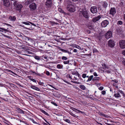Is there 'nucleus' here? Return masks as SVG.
<instances>
[{
	"instance_id": "obj_1",
	"label": "nucleus",
	"mask_w": 125,
	"mask_h": 125,
	"mask_svg": "<svg viewBox=\"0 0 125 125\" xmlns=\"http://www.w3.org/2000/svg\"><path fill=\"white\" fill-rule=\"evenodd\" d=\"M3 4L5 8H6L7 10H10L12 9V6L10 5L9 0H2Z\"/></svg>"
},
{
	"instance_id": "obj_2",
	"label": "nucleus",
	"mask_w": 125,
	"mask_h": 125,
	"mask_svg": "<svg viewBox=\"0 0 125 125\" xmlns=\"http://www.w3.org/2000/svg\"><path fill=\"white\" fill-rule=\"evenodd\" d=\"M74 8V6L71 2H70L68 3L67 6L68 10L71 12H73L75 10Z\"/></svg>"
},
{
	"instance_id": "obj_3",
	"label": "nucleus",
	"mask_w": 125,
	"mask_h": 125,
	"mask_svg": "<svg viewBox=\"0 0 125 125\" xmlns=\"http://www.w3.org/2000/svg\"><path fill=\"white\" fill-rule=\"evenodd\" d=\"M79 14H82L85 18H88V13L85 10H82L79 12Z\"/></svg>"
},
{
	"instance_id": "obj_4",
	"label": "nucleus",
	"mask_w": 125,
	"mask_h": 125,
	"mask_svg": "<svg viewBox=\"0 0 125 125\" xmlns=\"http://www.w3.org/2000/svg\"><path fill=\"white\" fill-rule=\"evenodd\" d=\"M29 8L31 11H34L36 9V5L35 3H32L30 5Z\"/></svg>"
},
{
	"instance_id": "obj_5",
	"label": "nucleus",
	"mask_w": 125,
	"mask_h": 125,
	"mask_svg": "<svg viewBox=\"0 0 125 125\" xmlns=\"http://www.w3.org/2000/svg\"><path fill=\"white\" fill-rule=\"evenodd\" d=\"M120 47L121 48H125V40H122L119 41V43Z\"/></svg>"
},
{
	"instance_id": "obj_6",
	"label": "nucleus",
	"mask_w": 125,
	"mask_h": 125,
	"mask_svg": "<svg viewBox=\"0 0 125 125\" xmlns=\"http://www.w3.org/2000/svg\"><path fill=\"white\" fill-rule=\"evenodd\" d=\"M107 44L109 46L112 48L115 45L114 41L111 39L108 41Z\"/></svg>"
},
{
	"instance_id": "obj_7",
	"label": "nucleus",
	"mask_w": 125,
	"mask_h": 125,
	"mask_svg": "<svg viewBox=\"0 0 125 125\" xmlns=\"http://www.w3.org/2000/svg\"><path fill=\"white\" fill-rule=\"evenodd\" d=\"M112 32L111 31H108L105 34V37L107 39H108L112 37Z\"/></svg>"
},
{
	"instance_id": "obj_8",
	"label": "nucleus",
	"mask_w": 125,
	"mask_h": 125,
	"mask_svg": "<svg viewBox=\"0 0 125 125\" xmlns=\"http://www.w3.org/2000/svg\"><path fill=\"white\" fill-rule=\"evenodd\" d=\"M52 4L51 0H47L45 2V5L46 7L48 8H50Z\"/></svg>"
},
{
	"instance_id": "obj_9",
	"label": "nucleus",
	"mask_w": 125,
	"mask_h": 125,
	"mask_svg": "<svg viewBox=\"0 0 125 125\" xmlns=\"http://www.w3.org/2000/svg\"><path fill=\"white\" fill-rule=\"evenodd\" d=\"M91 11L93 13H95L97 12V8L95 6L92 7L90 9Z\"/></svg>"
},
{
	"instance_id": "obj_10",
	"label": "nucleus",
	"mask_w": 125,
	"mask_h": 125,
	"mask_svg": "<svg viewBox=\"0 0 125 125\" xmlns=\"http://www.w3.org/2000/svg\"><path fill=\"white\" fill-rule=\"evenodd\" d=\"M116 13V11L114 7L111 8L110 11V14L112 15H114Z\"/></svg>"
},
{
	"instance_id": "obj_11",
	"label": "nucleus",
	"mask_w": 125,
	"mask_h": 125,
	"mask_svg": "<svg viewBox=\"0 0 125 125\" xmlns=\"http://www.w3.org/2000/svg\"><path fill=\"white\" fill-rule=\"evenodd\" d=\"M109 24L108 21L107 20H105L102 22V27H106Z\"/></svg>"
},
{
	"instance_id": "obj_12",
	"label": "nucleus",
	"mask_w": 125,
	"mask_h": 125,
	"mask_svg": "<svg viewBox=\"0 0 125 125\" xmlns=\"http://www.w3.org/2000/svg\"><path fill=\"white\" fill-rule=\"evenodd\" d=\"M101 17L100 16H98L95 18H93L92 21L94 22H95L99 20Z\"/></svg>"
},
{
	"instance_id": "obj_13",
	"label": "nucleus",
	"mask_w": 125,
	"mask_h": 125,
	"mask_svg": "<svg viewBox=\"0 0 125 125\" xmlns=\"http://www.w3.org/2000/svg\"><path fill=\"white\" fill-rule=\"evenodd\" d=\"M22 7L23 6L21 4H18L16 8L19 11V12H20Z\"/></svg>"
},
{
	"instance_id": "obj_14",
	"label": "nucleus",
	"mask_w": 125,
	"mask_h": 125,
	"mask_svg": "<svg viewBox=\"0 0 125 125\" xmlns=\"http://www.w3.org/2000/svg\"><path fill=\"white\" fill-rule=\"evenodd\" d=\"M59 49L60 50L62 51L63 52L65 53H67L69 54H72V53L71 52L68 51L67 50L63 49H62L61 48H59Z\"/></svg>"
},
{
	"instance_id": "obj_15",
	"label": "nucleus",
	"mask_w": 125,
	"mask_h": 125,
	"mask_svg": "<svg viewBox=\"0 0 125 125\" xmlns=\"http://www.w3.org/2000/svg\"><path fill=\"white\" fill-rule=\"evenodd\" d=\"M16 18L15 16H10L9 17V19L11 21H14L15 20Z\"/></svg>"
},
{
	"instance_id": "obj_16",
	"label": "nucleus",
	"mask_w": 125,
	"mask_h": 125,
	"mask_svg": "<svg viewBox=\"0 0 125 125\" xmlns=\"http://www.w3.org/2000/svg\"><path fill=\"white\" fill-rule=\"evenodd\" d=\"M31 88L36 91H40V90L39 88L33 85H31Z\"/></svg>"
},
{
	"instance_id": "obj_17",
	"label": "nucleus",
	"mask_w": 125,
	"mask_h": 125,
	"mask_svg": "<svg viewBox=\"0 0 125 125\" xmlns=\"http://www.w3.org/2000/svg\"><path fill=\"white\" fill-rule=\"evenodd\" d=\"M114 95L115 97L117 98L121 97V95L118 92H117Z\"/></svg>"
},
{
	"instance_id": "obj_18",
	"label": "nucleus",
	"mask_w": 125,
	"mask_h": 125,
	"mask_svg": "<svg viewBox=\"0 0 125 125\" xmlns=\"http://www.w3.org/2000/svg\"><path fill=\"white\" fill-rule=\"evenodd\" d=\"M94 77L93 75H91L89 76V78L86 81L87 82H88L91 81V80H92L93 81V77Z\"/></svg>"
},
{
	"instance_id": "obj_19",
	"label": "nucleus",
	"mask_w": 125,
	"mask_h": 125,
	"mask_svg": "<svg viewBox=\"0 0 125 125\" xmlns=\"http://www.w3.org/2000/svg\"><path fill=\"white\" fill-rule=\"evenodd\" d=\"M17 112L18 113H23V114H24V112L20 108H17Z\"/></svg>"
},
{
	"instance_id": "obj_20",
	"label": "nucleus",
	"mask_w": 125,
	"mask_h": 125,
	"mask_svg": "<svg viewBox=\"0 0 125 125\" xmlns=\"http://www.w3.org/2000/svg\"><path fill=\"white\" fill-rule=\"evenodd\" d=\"M103 6L104 8H105L107 7L108 5L107 3L105 1H104L103 2Z\"/></svg>"
},
{
	"instance_id": "obj_21",
	"label": "nucleus",
	"mask_w": 125,
	"mask_h": 125,
	"mask_svg": "<svg viewBox=\"0 0 125 125\" xmlns=\"http://www.w3.org/2000/svg\"><path fill=\"white\" fill-rule=\"evenodd\" d=\"M32 2L31 0H27L25 2V4L26 5H28L31 3H32Z\"/></svg>"
},
{
	"instance_id": "obj_22",
	"label": "nucleus",
	"mask_w": 125,
	"mask_h": 125,
	"mask_svg": "<svg viewBox=\"0 0 125 125\" xmlns=\"http://www.w3.org/2000/svg\"><path fill=\"white\" fill-rule=\"evenodd\" d=\"M102 68H103V69H108V67L106 65V64L104 63L103 64H102Z\"/></svg>"
},
{
	"instance_id": "obj_23",
	"label": "nucleus",
	"mask_w": 125,
	"mask_h": 125,
	"mask_svg": "<svg viewBox=\"0 0 125 125\" xmlns=\"http://www.w3.org/2000/svg\"><path fill=\"white\" fill-rule=\"evenodd\" d=\"M32 73L34 74H35L36 75H38L39 76H41V74H39L38 73H36V72H35L34 71H30Z\"/></svg>"
},
{
	"instance_id": "obj_24",
	"label": "nucleus",
	"mask_w": 125,
	"mask_h": 125,
	"mask_svg": "<svg viewBox=\"0 0 125 125\" xmlns=\"http://www.w3.org/2000/svg\"><path fill=\"white\" fill-rule=\"evenodd\" d=\"M4 70L6 71H7L8 72H10V73H12L14 74L15 75H16V73H14V72H13L12 71H11V70H10L7 69H5Z\"/></svg>"
},
{
	"instance_id": "obj_25",
	"label": "nucleus",
	"mask_w": 125,
	"mask_h": 125,
	"mask_svg": "<svg viewBox=\"0 0 125 125\" xmlns=\"http://www.w3.org/2000/svg\"><path fill=\"white\" fill-rule=\"evenodd\" d=\"M63 66L62 65L60 64H58L57 65V67L60 69H62Z\"/></svg>"
},
{
	"instance_id": "obj_26",
	"label": "nucleus",
	"mask_w": 125,
	"mask_h": 125,
	"mask_svg": "<svg viewBox=\"0 0 125 125\" xmlns=\"http://www.w3.org/2000/svg\"><path fill=\"white\" fill-rule=\"evenodd\" d=\"M63 120L66 122L68 123H69L70 124L71 123L70 121L68 119H66L64 117H63Z\"/></svg>"
},
{
	"instance_id": "obj_27",
	"label": "nucleus",
	"mask_w": 125,
	"mask_h": 125,
	"mask_svg": "<svg viewBox=\"0 0 125 125\" xmlns=\"http://www.w3.org/2000/svg\"><path fill=\"white\" fill-rule=\"evenodd\" d=\"M40 111L41 112L44 113V114L47 115H49V114L46 112L44 110H41Z\"/></svg>"
},
{
	"instance_id": "obj_28",
	"label": "nucleus",
	"mask_w": 125,
	"mask_h": 125,
	"mask_svg": "<svg viewBox=\"0 0 125 125\" xmlns=\"http://www.w3.org/2000/svg\"><path fill=\"white\" fill-rule=\"evenodd\" d=\"M80 88L83 90H85V87L83 85H80Z\"/></svg>"
},
{
	"instance_id": "obj_29",
	"label": "nucleus",
	"mask_w": 125,
	"mask_h": 125,
	"mask_svg": "<svg viewBox=\"0 0 125 125\" xmlns=\"http://www.w3.org/2000/svg\"><path fill=\"white\" fill-rule=\"evenodd\" d=\"M102 118H103V119H104L105 118H107L108 117V116L107 115H105L104 114H102Z\"/></svg>"
},
{
	"instance_id": "obj_30",
	"label": "nucleus",
	"mask_w": 125,
	"mask_h": 125,
	"mask_svg": "<svg viewBox=\"0 0 125 125\" xmlns=\"http://www.w3.org/2000/svg\"><path fill=\"white\" fill-rule=\"evenodd\" d=\"M21 48L24 49L25 50H27V46H21Z\"/></svg>"
},
{
	"instance_id": "obj_31",
	"label": "nucleus",
	"mask_w": 125,
	"mask_h": 125,
	"mask_svg": "<svg viewBox=\"0 0 125 125\" xmlns=\"http://www.w3.org/2000/svg\"><path fill=\"white\" fill-rule=\"evenodd\" d=\"M99 80V77H93V81L94 82L95 81L98 80Z\"/></svg>"
},
{
	"instance_id": "obj_32",
	"label": "nucleus",
	"mask_w": 125,
	"mask_h": 125,
	"mask_svg": "<svg viewBox=\"0 0 125 125\" xmlns=\"http://www.w3.org/2000/svg\"><path fill=\"white\" fill-rule=\"evenodd\" d=\"M62 60H66L68 59V58L65 56H63L62 57Z\"/></svg>"
},
{
	"instance_id": "obj_33",
	"label": "nucleus",
	"mask_w": 125,
	"mask_h": 125,
	"mask_svg": "<svg viewBox=\"0 0 125 125\" xmlns=\"http://www.w3.org/2000/svg\"><path fill=\"white\" fill-rule=\"evenodd\" d=\"M69 113L72 116L76 118V117L77 116L75 114H74L71 112H69Z\"/></svg>"
},
{
	"instance_id": "obj_34",
	"label": "nucleus",
	"mask_w": 125,
	"mask_h": 125,
	"mask_svg": "<svg viewBox=\"0 0 125 125\" xmlns=\"http://www.w3.org/2000/svg\"><path fill=\"white\" fill-rule=\"evenodd\" d=\"M35 59L38 60H39L40 59V58L39 56H35L34 57Z\"/></svg>"
},
{
	"instance_id": "obj_35",
	"label": "nucleus",
	"mask_w": 125,
	"mask_h": 125,
	"mask_svg": "<svg viewBox=\"0 0 125 125\" xmlns=\"http://www.w3.org/2000/svg\"><path fill=\"white\" fill-rule=\"evenodd\" d=\"M70 61L69 60H68L66 61H64L63 62V63L65 64H69V63Z\"/></svg>"
},
{
	"instance_id": "obj_36",
	"label": "nucleus",
	"mask_w": 125,
	"mask_h": 125,
	"mask_svg": "<svg viewBox=\"0 0 125 125\" xmlns=\"http://www.w3.org/2000/svg\"><path fill=\"white\" fill-rule=\"evenodd\" d=\"M0 29L3 30L4 31H7V32H9V30H8L7 29H5L3 28H0Z\"/></svg>"
},
{
	"instance_id": "obj_37",
	"label": "nucleus",
	"mask_w": 125,
	"mask_h": 125,
	"mask_svg": "<svg viewBox=\"0 0 125 125\" xmlns=\"http://www.w3.org/2000/svg\"><path fill=\"white\" fill-rule=\"evenodd\" d=\"M59 11L61 13H64V12L63 11V10H62L61 8H58Z\"/></svg>"
},
{
	"instance_id": "obj_38",
	"label": "nucleus",
	"mask_w": 125,
	"mask_h": 125,
	"mask_svg": "<svg viewBox=\"0 0 125 125\" xmlns=\"http://www.w3.org/2000/svg\"><path fill=\"white\" fill-rule=\"evenodd\" d=\"M98 52V51L95 48H94L93 50V53Z\"/></svg>"
},
{
	"instance_id": "obj_39",
	"label": "nucleus",
	"mask_w": 125,
	"mask_h": 125,
	"mask_svg": "<svg viewBox=\"0 0 125 125\" xmlns=\"http://www.w3.org/2000/svg\"><path fill=\"white\" fill-rule=\"evenodd\" d=\"M123 23L122 21H118L117 24H118L121 25Z\"/></svg>"
},
{
	"instance_id": "obj_40",
	"label": "nucleus",
	"mask_w": 125,
	"mask_h": 125,
	"mask_svg": "<svg viewBox=\"0 0 125 125\" xmlns=\"http://www.w3.org/2000/svg\"><path fill=\"white\" fill-rule=\"evenodd\" d=\"M71 108L72 109L73 111H75V112H76L77 111L78 109H77L73 107H71Z\"/></svg>"
},
{
	"instance_id": "obj_41",
	"label": "nucleus",
	"mask_w": 125,
	"mask_h": 125,
	"mask_svg": "<svg viewBox=\"0 0 125 125\" xmlns=\"http://www.w3.org/2000/svg\"><path fill=\"white\" fill-rule=\"evenodd\" d=\"M87 74L86 73H83L82 75V77L83 78H85Z\"/></svg>"
},
{
	"instance_id": "obj_42",
	"label": "nucleus",
	"mask_w": 125,
	"mask_h": 125,
	"mask_svg": "<svg viewBox=\"0 0 125 125\" xmlns=\"http://www.w3.org/2000/svg\"><path fill=\"white\" fill-rule=\"evenodd\" d=\"M42 57L44 59H46V60H48L47 59V56H46V55L44 56V55H42Z\"/></svg>"
},
{
	"instance_id": "obj_43",
	"label": "nucleus",
	"mask_w": 125,
	"mask_h": 125,
	"mask_svg": "<svg viewBox=\"0 0 125 125\" xmlns=\"http://www.w3.org/2000/svg\"><path fill=\"white\" fill-rule=\"evenodd\" d=\"M37 82L38 83V84L39 85H43L44 84V83H43L42 82H38V81Z\"/></svg>"
},
{
	"instance_id": "obj_44",
	"label": "nucleus",
	"mask_w": 125,
	"mask_h": 125,
	"mask_svg": "<svg viewBox=\"0 0 125 125\" xmlns=\"http://www.w3.org/2000/svg\"><path fill=\"white\" fill-rule=\"evenodd\" d=\"M118 91H119L120 92L121 94H122L123 96L124 95V94L122 90H118Z\"/></svg>"
},
{
	"instance_id": "obj_45",
	"label": "nucleus",
	"mask_w": 125,
	"mask_h": 125,
	"mask_svg": "<svg viewBox=\"0 0 125 125\" xmlns=\"http://www.w3.org/2000/svg\"><path fill=\"white\" fill-rule=\"evenodd\" d=\"M22 23L23 24H24L26 25H30V24H29V23L28 22H22Z\"/></svg>"
},
{
	"instance_id": "obj_46",
	"label": "nucleus",
	"mask_w": 125,
	"mask_h": 125,
	"mask_svg": "<svg viewBox=\"0 0 125 125\" xmlns=\"http://www.w3.org/2000/svg\"><path fill=\"white\" fill-rule=\"evenodd\" d=\"M51 103L52 104L54 105L55 106H57L58 105L57 104L53 102H51Z\"/></svg>"
},
{
	"instance_id": "obj_47",
	"label": "nucleus",
	"mask_w": 125,
	"mask_h": 125,
	"mask_svg": "<svg viewBox=\"0 0 125 125\" xmlns=\"http://www.w3.org/2000/svg\"><path fill=\"white\" fill-rule=\"evenodd\" d=\"M77 73H78V72H77V71H76V72H73L72 73V74L74 75H75L77 76Z\"/></svg>"
},
{
	"instance_id": "obj_48",
	"label": "nucleus",
	"mask_w": 125,
	"mask_h": 125,
	"mask_svg": "<svg viewBox=\"0 0 125 125\" xmlns=\"http://www.w3.org/2000/svg\"><path fill=\"white\" fill-rule=\"evenodd\" d=\"M45 73L47 75L49 76L50 75V73L49 71H46Z\"/></svg>"
},
{
	"instance_id": "obj_49",
	"label": "nucleus",
	"mask_w": 125,
	"mask_h": 125,
	"mask_svg": "<svg viewBox=\"0 0 125 125\" xmlns=\"http://www.w3.org/2000/svg\"><path fill=\"white\" fill-rule=\"evenodd\" d=\"M30 119L31 120V121L33 122V123L34 124H37V123L35 122L34 120L32 118H30Z\"/></svg>"
},
{
	"instance_id": "obj_50",
	"label": "nucleus",
	"mask_w": 125,
	"mask_h": 125,
	"mask_svg": "<svg viewBox=\"0 0 125 125\" xmlns=\"http://www.w3.org/2000/svg\"><path fill=\"white\" fill-rule=\"evenodd\" d=\"M71 82L74 83H76V84H79V82H77L76 81H71Z\"/></svg>"
},
{
	"instance_id": "obj_51",
	"label": "nucleus",
	"mask_w": 125,
	"mask_h": 125,
	"mask_svg": "<svg viewBox=\"0 0 125 125\" xmlns=\"http://www.w3.org/2000/svg\"><path fill=\"white\" fill-rule=\"evenodd\" d=\"M63 81H64V82L66 83H68V84H70V82H68L67 81H66L65 80H63Z\"/></svg>"
},
{
	"instance_id": "obj_52",
	"label": "nucleus",
	"mask_w": 125,
	"mask_h": 125,
	"mask_svg": "<svg viewBox=\"0 0 125 125\" xmlns=\"http://www.w3.org/2000/svg\"><path fill=\"white\" fill-rule=\"evenodd\" d=\"M77 111H78V112H77V113H82V114H83L84 113L83 112L79 110H78Z\"/></svg>"
},
{
	"instance_id": "obj_53",
	"label": "nucleus",
	"mask_w": 125,
	"mask_h": 125,
	"mask_svg": "<svg viewBox=\"0 0 125 125\" xmlns=\"http://www.w3.org/2000/svg\"><path fill=\"white\" fill-rule=\"evenodd\" d=\"M106 94V92L104 91H102V94L104 95Z\"/></svg>"
},
{
	"instance_id": "obj_54",
	"label": "nucleus",
	"mask_w": 125,
	"mask_h": 125,
	"mask_svg": "<svg viewBox=\"0 0 125 125\" xmlns=\"http://www.w3.org/2000/svg\"><path fill=\"white\" fill-rule=\"evenodd\" d=\"M28 22L30 23V24H31V25H33L34 26H36V25L34 24V23H32V22H30V21H28Z\"/></svg>"
},
{
	"instance_id": "obj_55",
	"label": "nucleus",
	"mask_w": 125,
	"mask_h": 125,
	"mask_svg": "<svg viewBox=\"0 0 125 125\" xmlns=\"http://www.w3.org/2000/svg\"><path fill=\"white\" fill-rule=\"evenodd\" d=\"M112 81L114 82H115V83H117L118 81L115 80H115H112Z\"/></svg>"
},
{
	"instance_id": "obj_56",
	"label": "nucleus",
	"mask_w": 125,
	"mask_h": 125,
	"mask_svg": "<svg viewBox=\"0 0 125 125\" xmlns=\"http://www.w3.org/2000/svg\"><path fill=\"white\" fill-rule=\"evenodd\" d=\"M94 75L95 76H97V75L96 72H94L93 73Z\"/></svg>"
},
{
	"instance_id": "obj_57",
	"label": "nucleus",
	"mask_w": 125,
	"mask_h": 125,
	"mask_svg": "<svg viewBox=\"0 0 125 125\" xmlns=\"http://www.w3.org/2000/svg\"><path fill=\"white\" fill-rule=\"evenodd\" d=\"M72 80H77V78L76 77H74V78H73V79H72Z\"/></svg>"
},
{
	"instance_id": "obj_58",
	"label": "nucleus",
	"mask_w": 125,
	"mask_h": 125,
	"mask_svg": "<svg viewBox=\"0 0 125 125\" xmlns=\"http://www.w3.org/2000/svg\"><path fill=\"white\" fill-rule=\"evenodd\" d=\"M122 53L123 54L125 55V50H123Z\"/></svg>"
},
{
	"instance_id": "obj_59",
	"label": "nucleus",
	"mask_w": 125,
	"mask_h": 125,
	"mask_svg": "<svg viewBox=\"0 0 125 125\" xmlns=\"http://www.w3.org/2000/svg\"><path fill=\"white\" fill-rule=\"evenodd\" d=\"M77 73V76L79 78H80L81 76L80 75V74H79V73Z\"/></svg>"
},
{
	"instance_id": "obj_60",
	"label": "nucleus",
	"mask_w": 125,
	"mask_h": 125,
	"mask_svg": "<svg viewBox=\"0 0 125 125\" xmlns=\"http://www.w3.org/2000/svg\"><path fill=\"white\" fill-rule=\"evenodd\" d=\"M28 78H29V79L30 80H32V79L33 78H32V77L31 76H29L28 77Z\"/></svg>"
},
{
	"instance_id": "obj_61",
	"label": "nucleus",
	"mask_w": 125,
	"mask_h": 125,
	"mask_svg": "<svg viewBox=\"0 0 125 125\" xmlns=\"http://www.w3.org/2000/svg\"><path fill=\"white\" fill-rule=\"evenodd\" d=\"M31 81H32L33 82L35 83H36V80L33 79H32Z\"/></svg>"
},
{
	"instance_id": "obj_62",
	"label": "nucleus",
	"mask_w": 125,
	"mask_h": 125,
	"mask_svg": "<svg viewBox=\"0 0 125 125\" xmlns=\"http://www.w3.org/2000/svg\"><path fill=\"white\" fill-rule=\"evenodd\" d=\"M122 63H123V65L125 66V61H122Z\"/></svg>"
},
{
	"instance_id": "obj_63",
	"label": "nucleus",
	"mask_w": 125,
	"mask_h": 125,
	"mask_svg": "<svg viewBox=\"0 0 125 125\" xmlns=\"http://www.w3.org/2000/svg\"><path fill=\"white\" fill-rule=\"evenodd\" d=\"M73 52H77V50L76 49H74Z\"/></svg>"
},
{
	"instance_id": "obj_64",
	"label": "nucleus",
	"mask_w": 125,
	"mask_h": 125,
	"mask_svg": "<svg viewBox=\"0 0 125 125\" xmlns=\"http://www.w3.org/2000/svg\"><path fill=\"white\" fill-rule=\"evenodd\" d=\"M48 85H49V86H50L52 87L53 88H54V87H53V86L52 85H51L50 84H49Z\"/></svg>"
}]
</instances>
